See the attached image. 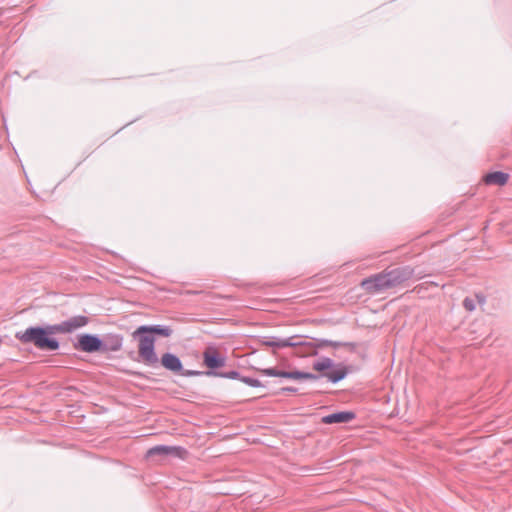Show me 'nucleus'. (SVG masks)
I'll return each mask as SVG.
<instances>
[{
    "mask_svg": "<svg viewBox=\"0 0 512 512\" xmlns=\"http://www.w3.org/2000/svg\"><path fill=\"white\" fill-rule=\"evenodd\" d=\"M262 375L267 377H278L288 379L289 370L279 369L277 367H268L258 370Z\"/></svg>",
    "mask_w": 512,
    "mask_h": 512,
    "instance_id": "a211bd4d",
    "label": "nucleus"
},
{
    "mask_svg": "<svg viewBox=\"0 0 512 512\" xmlns=\"http://www.w3.org/2000/svg\"><path fill=\"white\" fill-rule=\"evenodd\" d=\"M387 280L388 277L386 271L384 270L382 272L373 274L369 277L362 279L360 286L367 293L375 295L388 289H391L389 282Z\"/></svg>",
    "mask_w": 512,
    "mask_h": 512,
    "instance_id": "1a4fd4ad",
    "label": "nucleus"
},
{
    "mask_svg": "<svg viewBox=\"0 0 512 512\" xmlns=\"http://www.w3.org/2000/svg\"><path fill=\"white\" fill-rule=\"evenodd\" d=\"M330 341L331 340L325 338H313L304 336L302 338V351L300 354L301 356H317L319 349L330 346Z\"/></svg>",
    "mask_w": 512,
    "mask_h": 512,
    "instance_id": "f8f14e48",
    "label": "nucleus"
},
{
    "mask_svg": "<svg viewBox=\"0 0 512 512\" xmlns=\"http://www.w3.org/2000/svg\"><path fill=\"white\" fill-rule=\"evenodd\" d=\"M134 121H135V120H133V122H134ZM131 123H132V121H131V122H129V123H126V125H124L122 128H120L117 132L121 131V130H122L123 128H125L126 126H129V124H131Z\"/></svg>",
    "mask_w": 512,
    "mask_h": 512,
    "instance_id": "393cba45",
    "label": "nucleus"
},
{
    "mask_svg": "<svg viewBox=\"0 0 512 512\" xmlns=\"http://www.w3.org/2000/svg\"><path fill=\"white\" fill-rule=\"evenodd\" d=\"M390 288L397 287L404 282L410 280L414 274L415 269L410 265L398 266L396 268L385 270Z\"/></svg>",
    "mask_w": 512,
    "mask_h": 512,
    "instance_id": "9b49d317",
    "label": "nucleus"
},
{
    "mask_svg": "<svg viewBox=\"0 0 512 512\" xmlns=\"http://www.w3.org/2000/svg\"><path fill=\"white\" fill-rule=\"evenodd\" d=\"M124 336L121 333L107 332L100 334V355L109 356L122 350Z\"/></svg>",
    "mask_w": 512,
    "mask_h": 512,
    "instance_id": "9d476101",
    "label": "nucleus"
},
{
    "mask_svg": "<svg viewBox=\"0 0 512 512\" xmlns=\"http://www.w3.org/2000/svg\"><path fill=\"white\" fill-rule=\"evenodd\" d=\"M36 74H37V71H32V72H30V73L25 77V80H28V79H30V78H32V77H34V75H36Z\"/></svg>",
    "mask_w": 512,
    "mask_h": 512,
    "instance_id": "b1692460",
    "label": "nucleus"
},
{
    "mask_svg": "<svg viewBox=\"0 0 512 512\" xmlns=\"http://www.w3.org/2000/svg\"><path fill=\"white\" fill-rule=\"evenodd\" d=\"M148 367L154 369L163 367L165 370L173 373L174 375L183 377L198 376V372H195V370L185 369L180 357L170 351L162 353L160 357L157 355L156 363H149Z\"/></svg>",
    "mask_w": 512,
    "mask_h": 512,
    "instance_id": "39448f33",
    "label": "nucleus"
},
{
    "mask_svg": "<svg viewBox=\"0 0 512 512\" xmlns=\"http://www.w3.org/2000/svg\"><path fill=\"white\" fill-rule=\"evenodd\" d=\"M238 377H228V379L231 380H238L244 384H246L249 387L253 388H260L265 387V385L257 378L250 377V376H244L237 370Z\"/></svg>",
    "mask_w": 512,
    "mask_h": 512,
    "instance_id": "f3484780",
    "label": "nucleus"
},
{
    "mask_svg": "<svg viewBox=\"0 0 512 512\" xmlns=\"http://www.w3.org/2000/svg\"><path fill=\"white\" fill-rule=\"evenodd\" d=\"M203 365L207 368L205 371L195 370L198 376L219 377L228 379V377H238L237 370L220 371L227 362V356L219 352L214 346L207 347L202 354Z\"/></svg>",
    "mask_w": 512,
    "mask_h": 512,
    "instance_id": "20e7f679",
    "label": "nucleus"
},
{
    "mask_svg": "<svg viewBox=\"0 0 512 512\" xmlns=\"http://www.w3.org/2000/svg\"><path fill=\"white\" fill-rule=\"evenodd\" d=\"M288 379L297 380V381H301V380L317 381L320 379V376H319L318 372L312 373V372L303 371V370H299V369L295 368L293 370H289Z\"/></svg>",
    "mask_w": 512,
    "mask_h": 512,
    "instance_id": "dca6fc26",
    "label": "nucleus"
},
{
    "mask_svg": "<svg viewBox=\"0 0 512 512\" xmlns=\"http://www.w3.org/2000/svg\"><path fill=\"white\" fill-rule=\"evenodd\" d=\"M297 392H298V388L297 387L285 386V387H281L278 390L272 392V394L273 395H282V394L297 393Z\"/></svg>",
    "mask_w": 512,
    "mask_h": 512,
    "instance_id": "6ab92c4d",
    "label": "nucleus"
},
{
    "mask_svg": "<svg viewBox=\"0 0 512 512\" xmlns=\"http://www.w3.org/2000/svg\"><path fill=\"white\" fill-rule=\"evenodd\" d=\"M342 345H343V341H334V340L330 341V347H332L334 349L341 348Z\"/></svg>",
    "mask_w": 512,
    "mask_h": 512,
    "instance_id": "4be33fe9",
    "label": "nucleus"
},
{
    "mask_svg": "<svg viewBox=\"0 0 512 512\" xmlns=\"http://www.w3.org/2000/svg\"><path fill=\"white\" fill-rule=\"evenodd\" d=\"M510 175L503 171H492L484 176V181L488 185L504 186L508 183Z\"/></svg>",
    "mask_w": 512,
    "mask_h": 512,
    "instance_id": "4468645a",
    "label": "nucleus"
},
{
    "mask_svg": "<svg viewBox=\"0 0 512 512\" xmlns=\"http://www.w3.org/2000/svg\"><path fill=\"white\" fill-rule=\"evenodd\" d=\"M73 348L76 351L87 354L100 355V334L82 332L70 338Z\"/></svg>",
    "mask_w": 512,
    "mask_h": 512,
    "instance_id": "423d86ee",
    "label": "nucleus"
},
{
    "mask_svg": "<svg viewBox=\"0 0 512 512\" xmlns=\"http://www.w3.org/2000/svg\"><path fill=\"white\" fill-rule=\"evenodd\" d=\"M312 369L319 373L320 379L326 378L327 382L333 385L340 383L349 374L357 371L356 366L345 362H336L327 356H321L315 360Z\"/></svg>",
    "mask_w": 512,
    "mask_h": 512,
    "instance_id": "7ed1b4c3",
    "label": "nucleus"
},
{
    "mask_svg": "<svg viewBox=\"0 0 512 512\" xmlns=\"http://www.w3.org/2000/svg\"><path fill=\"white\" fill-rule=\"evenodd\" d=\"M90 322L88 316L75 315L59 323H47L30 325L24 330L16 331L15 338L23 345H33L44 352H56L61 348L58 334H72Z\"/></svg>",
    "mask_w": 512,
    "mask_h": 512,
    "instance_id": "f257e3e1",
    "label": "nucleus"
},
{
    "mask_svg": "<svg viewBox=\"0 0 512 512\" xmlns=\"http://www.w3.org/2000/svg\"><path fill=\"white\" fill-rule=\"evenodd\" d=\"M129 374L132 376H136L138 378H146V375L144 373L138 371H131L129 372Z\"/></svg>",
    "mask_w": 512,
    "mask_h": 512,
    "instance_id": "5701e85b",
    "label": "nucleus"
},
{
    "mask_svg": "<svg viewBox=\"0 0 512 512\" xmlns=\"http://www.w3.org/2000/svg\"><path fill=\"white\" fill-rule=\"evenodd\" d=\"M342 347H346L349 349L350 352H355L357 348V343L355 342H345L343 341Z\"/></svg>",
    "mask_w": 512,
    "mask_h": 512,
    "instance_id": "412c9836",
    "label": "nucleus"
},
{
    "mask_svg": "<svg viewBox=\"0 0 512 512\" xmlns=\"http://www.w3.org/2000/svg\"><path fill=\"white\" fill-rule=\"evenodd\" d=\"M187 455L188 450L183 446L160 444L149 448L145 454V458L150 460L157 456L161 459L177 458L184 460Z\"/></svg>",
    "mask_w": 512,
    "mask_h": 512,
    "instance_id": "6e6552de",
    "label": "nucleus"
},
{
    "mask_svg": "<svg viewBox=\"0 0 512 512\" xmlns=\"http://www.w3.org/2000/svg\"><path fill=\"white\" fill-rule=\"evenodd\" d=\"M132 339L137 342L138 350L127 351V356L137 362L148 366L149 363H156L157 351L156 341L147 324L138 326L131 334Z\"/></svg>",
    "mask_w": 512,
    "mask_h": 512,
    "instance_id": "f03ea898",
    "label": "nucleus"
},
{
    "mask_svg": "<svg viewBox=\"0 0 512 512\" xmlns=\"http://www.w3.org/2000/svg\"><path fill=\"white\" fill-rule=\"evenodd\" d=\"M356 418V413L352 410H341L327 414L321 418V422L326 425L331 424H344L353 421Z\"/></svg>",
    "mask_w": 512,
    "mask_h": 512,
    "instance_id": "ddd939ff",
    "label": "nucleus"
},
{
    "mask_svg": "<svg viewBox=\"0 0 512 512\" xmlns=\"http://www.w3.org/2000/svg\"><path fill=\"white\" fill-rule=\"evenodd\" d=\"M147 327L153 334L155 341L157 338H169L173 334V329L169 325L164 324H147Z\"/></svg>",
    "mask_w": 512,
    "mask_h": 512,
    "instance_id": "2eb2a0df",
    "label": "nucleus"
},
{
    "mask_svg": "<svg viewBox=\"0 0 512 512\" xmlns=\"http://www.w3.org/2000/svg\"><path fill=\"white\" fill-rule=\"evenodd\" d=\"M463 307L469 311V312H472L476 309V304H475V301L472 299V298H469V297H466L464 300H463Z\"/></svg>",
    "mask_w": 512,
    "mask_h": 512,
    "instance_id": "aec40b11",
    "label": "nucleus"
},
{
    "mask_svg": "<svg viewBox=\"0 0 512 512\" xmlns=\"http://www.w3.org/2000/svg\"><path fill=\"white\" fill-rule=\"evenodd\" d=\"M302 335H292L290 337L278 336H257L256 341L266 347L272 349L273 354L284 348H301Z\"/></svg>",
    "mask_w": 512,
    "mask_h": 512,
    "instance_id": "0eeeda50",
    "label": "nucleus"
}]
</instances>
